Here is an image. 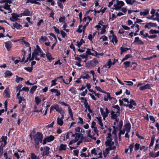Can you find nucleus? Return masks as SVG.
Here are the masks:
<instances>
[{"label":"nucleus","instance_id":"nucleus-33","mask_svg":"<svg viewBox=\"0 0 159 159\" xmlns=\"http://www.w3.org/2000/svg\"><path fill=\"white\" fill-rule=\"evenodd\" d=\"M50 91L52 93H56V95L58 96L61 94L60 91L56 89H51Z\"/></svg>","mask_w":159,"mask_h":159},{"label":"nucleus","instance_id":"nucleus-29","mask_svg":"<svg viewBox=\"0 0 159 159\" xmlns=\"http://www.w3.org/2000/svg\"><path fill=\"white\" fill-rule=\"evenodd\" d=\"M112 99H114V98L111 97L109 93H107V95L104 96V100L105 101H107L108 100L110 101Z\"/></svg>","mask_w":159,"mask_h":159},{"label":"nucleus","instance_id":"nucleus-8","mask_svg":"<svg viewBox=\"0 0 159 159\" xmlns=\"http://www.w3.org/2000/svg\"><path fill=\"white\" fill-rule=\"evenodd\" d=\"M43 138L42 134L39 132H37L33 136V139L35 143L38 145L39 143L42 142Z\"/></svg>","mask_w":159,"mask_h":159},{"label":"nucleus","instance_id":"nucleus-48","mask_svg":"<svg viewBox=\"0 0 159 159\" xmlns=\"http://www.w3.org/2000/svg\"><path fill=\"white\" fill-rule=\"evenodd\" d=\"M66 17L65 16L60 17L59 19V22L63 24L65 23Z\"/></svg>","mask_w":159,"mask_h":159},{"label":"nucleus","instance_id":"nucleus-34","mask_svg":"<svg viewBox=\"0 0 159 159\" xmlns=\"http://www.w3.org/2000/svg\"><path fill=\"white\" fill-rule=\"evenodd\" d=\"M89 63L92 66H95L98 63V62L97 60L93 59L90 61Z\"/></svg>","mask_w":159,"mask_h":159},{"label":"nucleus","instance_id":"nucleus-45","mask_svg":"<svg viewBox=\"0 0 159 159\" xmlns=\"http://www.w3.org/2000/svg\"><path fill=\"white\" fill-rule=\"evenodd\" d=\"M21 26H22L20 24L17 23H15L13 25V28L12 27V28L13 29H15L16 28L17 29H20Z\"/></svg>","mask_w":159,"mask_h":159},{"label":"nucleus","instance_id":"nucleus-61","mask_svg":"<svg viewBox=\"0 0 159 159\" xmlns=\"http://www.w3.org/2000/svg\"><path fill=\"white\" fill-rule=\"evenodd\" d=\"M138 64L134 62H132L131 67L132 70H134L137 66Z\"/></svg>","mask_w":159,"mask_h":159},{"label":"nucleus","instance_id":"nucleus-4","mask_svg":"<svg viewBox=\"0 0 159 159\" xmlns=\"http://www.w3.org/2000/svg\"><path fill=\"white\" fill-rule=\"evenodd\" d=\"M92 154L97 156L98 158H102V150L100 148L98 147L92 149Z\"/></svg>","mask_w":159,"mask_h":159},{"label":"nucleus","instance_id":"nucleus-60","mask_svg":"<svg viewBox=\"0 0 159 159\" xmlns=\"http://www.w3.org/2000/svg\"><path fill=\"white\" fill-rule=\"evenodd\" d=\"M23 79L21 77H20L18 76H16V81L17 83H19L20 81H22Z\"/></svg>","mask_w":159,"mask_h":159},{"label":"nucleus","instance_id":"nucleus-39","mask_svg":"<svg viewBox=\"0 0 159 159\" xmlns=\"http://www.w3.org/2000/svg\"><path fill=\"white\" fill-rule=\"evenodd\" d=\"M107 26L108 25H107L102 26V29H101V30L100 32V34H104L106 31L105 29L107 28Z\"/></svg>","mask_w":159,"mask_h":159},{"label":"nucleus","instance_id":"nucleus-47","mask_svg":"<svg viewBox=\"0 0 159 159\" xmlns=\"http://www.w3.org/2000/svg\"><path fill=\"white\" fill-rule=\"evenodd\" d=\"M132 57V56L131 54H127L126 55L125 57L122 59L121 61L123 62L125 60H128L129 58L131 57Z\"/></svg>","mask_w":159,"mask_h":159},{"label":"nucleus","instance_id":"nucleus-11","mask_svg":"<svg viewBox=\"0 0 159 159\" xmlns=\"http://www.w3.org/2000/svg\"><path fill=\"white\" fill-rule=\"evenodd\" d=\"M100 109L103 119L104 120H105V118L108 116V114L109 112V111L107 107L105 108V110H104L102 108H101Z\"/></svg>","mask_w":159,"mask_h":159},{"label":"nucleus","instance_id":"nucleus-41","mask_svg":"<svg viewBox=\"0 0 159 159\" xmlns=\"http://www.w3.org/2000/svg\"><path fill=\"white\" fill-rule=\"evenodd\" d=\"M125 2L128 4L133 5L136 2V1L135 0H125Z\"/></svg>","mask_w":159,"mask_h":159},{"label":"nucleus","instance_id":"nucleus-26","mask_svg":"<svg viewBox=\"0 0 159 159\" xmlns=\"http://www.w3.org/2000/svg\"><path fill=\"white\" fill-rule=\"evenodd\" d=\"M22 16H31L32 15V13L30 12L27 10H25L22 14H20Z\"/></svg>","mask_w":159,"mask_h":159},{"label":"nucleus","instance_id":"nucleus-6","mask_svg":"<svg viewBox=\"0 0 159 159\" xmlns=\"http://www.w3.org/2000/svg\"><path fill=\"white\" fill-rule=\"evenodd\" d=\"M96 136H98V131L95 132H94L93 130L91 131L90 129L87 131V136L89 137L91 139L96 140Z\"/></svg>","mask_w":159,"mask_h":159},{"label":"nucleus","instance_id":"nucleus-44","mask_svg":"<svg viewBox=\"0 0 159 159\" xmlns=\"http://www.w3.org/2000/svg\"><path fill=\"white\" fill-rule=\"evenodd\" d=\"M130 48H124L123 47H121L120 48V50H121L120 52V54H122L123 53L125 52L126 51H127L129 50Z\"/></svg>","mask_w":159,"mask_h":159},{"label":"nucleus","instance_id":"nucleus-51","mask_svg":"<svg viewBox=\"0 0 159 159\" xmlns=\"http://www.w3.org/2000/svg\"><path fill=\"white\" fill-rule=\"evenodd\" d=\"M149 33L151 34H159V31L152 29L149 31Z\"/></svg>","mask_w":159,"mask_h":159},{"label":"nucleus","instance_id":"nucleus-52","mask_svg":"<svg viewBox=\"0 0 159 159\" xmlns=\"http://www.w3.org/2000/svg\"><path fill=\"white\" fill-rule=\"evenodd\" d=\"M35 102L37 105H38L41 102V99L39 97H36L35 98Z\"/></svg>","mask_w":159,"mask_h":159},{"label":"nucleus","instance_id":"nucleus-14","mask_svg":"<svg viewBox=\"0 0 159 159\" xmlns=\"http://www.w3.org/2000/svg\"><path fill=\"white\" fill-rule=\"evenodd\" d=\"M54 139V137L52 135H50L44 139L43 144L44 145L46 144L47 142H50L53 141Z\"/></svg>","mask_w":159,"mask_h":159},{"label":"nucleus","instance_id":"nucleus-64","mask_svg":"<svg viewBox=\"0 0 159 159\" xmlns=\"http://www.w3.org/2000/svg\"><path fill=\"white\" fill-rule=\"evenodd\" d=\"M47 39V37L45 36H42L41 37L40 40L43 42L46 41Z\"/></svg>","mask_w":159,"mask_h":159},{"label":"nucleus","instance_id":"nucleus-15","mask_svg":"<svg viewBox=\"0 0 159 159\" xmlns=\"http://www.w3.org/2000/svg\"><path fill=\"white\" fill-rule=\"evenodd\" d=\"M116 148V146H113L112 147H108L106 148L105 150L103 151V156L105 157H106L107 154L109 153V151L110 150H113Z\"/></svg>","mask_w":159,"mask_h":159},{"label":"nucleus","instance_id":"nucleus-31","mask_svg":"<svg viewBox=\"0 0 159 159\" xmlns=\"http://www.w3.org/2000/svg\"><path fill=\"white\" fill-rule=\"evenodd\" d=\"M103 22L101 21L99 22L98 25L95 26V27L97 28L98 30H101L102 29V26L104 25H103Z\"/></svg>","mask_w":159,"mask_h":159},{"label":"nucleus","instance_id":"nucleus-21","mask_svg":"<svg viewBox=\"0 0 159 159\" xmlns=\"http://www.w3.org/2000/svg\"><path fill=\"white\" fill-rule=\"evenodd\" d=\"M157 26V25L156 23L152 22H149L147 23L144 26L145 29H149L152 27H156Z\"/></svg>","mask_w":159,"mask_h":159},{"label":"nucleus","instance_id":"nucleus-37","mask_svg":"<svg viewBox=\"0 0 159 159\" xmlns=\"http://www.w3.org/2000/svg\"><path fill=\"white\" fill-rule=\"evenodd\" d=\"M149 13V10L148 9L145 10L143 11L140 12V15L141 16H146Z\"/></svg>","mask_w":159,"mask_h":159},{"label":"nucleus","instance_id":"nucleus-54","mask_svg":"<svg viewBox=\"0 0 159 159\" xmlns=\"http://www.w3.org/2000/svg\"><path fill=\"white\" fill-rule=\"evenodd\" d=\"M20 88H21V87L20 86H18L17 87V90H18V93H17V95H16L17 98H18L19 97H21V96H20V92L21 91V90L20 89Z\"/></svg>","mask_w":159,"mask_h":159},{"label":"nucleus","instance_id":"nucleus-30","mask_svg":"<svg viewBox=\"0 0 159 159\" xmlns=\"http://www.w3.org/2000/svg\"><path fill=\"white\" fill-rule=\"evenodd\" d=\"M67 148L66 145L63 144H61L59 148V150L60 151H65Z\"/></svg>","mask_w":159,"mask_h":159},{"label":"nucleus","instance_id":"nucleus-35","mask_svg":"<svg viewBox=\"0 0 159 159\" xmlns=\"http://www.w3.org/2000/svg\"><path fill=\"white\" fill-rule=\"evenodd\" d=\"M5 45L7 50H9L11 48V43L10 42H6L5 43Z\"/></svg>","mask_w":159,"mask_h":159},{"label":"nucleus","instance_id":"nucleus-55","mask_svg":"<svg viewBox=\"0 0 159 159\" xmlns=\"http://www.w3.org/2000/svg\"><path fill=\"white\" fill-rule=\"evenodd\" d=\"M30 158V159H39V157L37 156L34 153H31Z\"/></svg>","mask_w":159,"mask_h":159},{"label":"nucleus","instance_id":"nucleus-50","mask_svg":"<svg viewBox=\"0 0 159 159\" xmlns=\"http://www.w3.org/2000/svg\"><path fill=\"white\" fill-rule=\"evenodd\" d=\"M37 88V86L34 85L30 89V93L32 94H33L34 92L36 90Z\"/></svg>","mask_w":159,"mask_h":159},{"label":"nucleus","instance_id":"nucleus-19","mask_svg":"<svg viewBox=\"0 0 159 159\" xmlns=\"http://www.w3.org/2000/svg\"><path fill=\"white\" fill-rule=\"evenodd\" d=\"M111 118L112 119L115 120V121L117 123L118 120L117 119V118L119 114V112H115L113 111H111Z\"/></svg>","mask_w":159,"mask_h":159},{"label":"nucleus","instance_id":"nucleus-9","mask_svg":"<svg viewBox=\"0 0 159 159\" xmlns=\"http://www.w3.org/2000/svg\"><path fill=\"white\" fill-rule=\"evenodd\" d=\"M55 109L60 114H65L64 111L57 104L53 105L50 107V111L52 110Z\"/></svg>","mask_w":159,"mask_h":159},{"label":"nucleus","instance_id":"nucleus-5","mask_svg":"<svg viewBox=\"0 0 159 159\" xmlns=\"http://www.w3.org/2000/svg\"><path fill=\"white\" fill-rule=\"evenodd\" d=\"M105 145L107 147H112L114 145V142L112 141V136L110 133L107 134V136L106 138V141L105 143Z\"/></svg>","mask_w":159,"mask_h":159},{"label":"nucleus","instance_id":"nucleus-25","mask_svg":"<svg viewBox=\"0 0 159 159\" xmlns=\"http://www.w3.org/2000/svg\"><path fill=\"white\" fill-rule=\"evenodd\" d=\"M125 129H124L127 132H129L131 127V125L130 123H127L125 124Z\"/></svg>","mask_w":159,"mask_h":159},{"label":"nucleus","instance_id":"nucleus-17","mask_svg":"<svg viewBox=\"0 0 159 159\" xmlns=\"http://www.w3.org/2000/svg\"><path fill=\"white\" fill-rule=\"evenodd\" d=\"M64 114H61V117H58L57 119V124L60 126H62L64 123L63 120L64 118Z\"/></svg>","mask_w":159,"mask_h":159},{"label":"nucleus","instance_id":"nucleus-59","mask_svg":"<svg viewBox=\"0 0 159 159\" xmlns=\"http://www.w3.org/2000/svg\"><path fill=\"white\" fill-rule=\"evenodd\" d=\"M57 2L58 6L61 8H63V4L62 0H58Z\"/></svg>","mask_w":159,"mask_h":159},{"label":"nucleus","instance_id":"nucleus-40","mask_svg":"<svg viewBox=\"0 0 159 159\" xmlns=\"http://www.w3.org/2000/svg\"><path fill=\"white\" fill-rule=\"evenodd\" d=\"M80 57L81 59H83V61L84 62H86L88 60V57L87 55H86L82 54L80 55Z\"/></svg>","mask_w":159,"mask_h":159},{"label":"nucleus","instance_id":"nucleus-12","mask_svg":"<svg viewBox=\"0 0 159 159\" xmlns=\"http://www.w3.org/2000/svg\"><path fill=\"white\" fill-rule=\"evenodd\" d=\"M11 15L12 16L10 17V20L13 22L18 21L19 20L18 19V18L22 16V15L20 14L18 15L15 13H12Z\"/></svg>","mask_w":159,"mask_h":159},{"label":"nucleus","instance_id":"nucleus-53","mask_svg":"<svg viewBox=\"0 0 159 159\" xmlns=\"http://www.w3.org/2000/svg\"><path fill=\"white\" fill-rule=\"evenodd\" d=\"M46 55L47 57L50 61H51L53 59L50 53L49 52H47Z\"/></svg>","mask_w":159,"mask_h":159},{"label":"nucleus","instance_id":"nucleus-38","mask_svg":"<svg viewBox=\"0 0 159 159\" xmlns=\"http://www.w3.org/2000/svg\"><path fill=\"white\" fill-rule=\"evenodd\" d=\"M111 65L112 64L111 60L110 59H109L106 62V64L104 66V67H106L108 66V68H110Z\"/></svg>","mask_w":159,"mask_h":159},{"label":"nucleus","instance_id":"nucleus-10","mask_svg":"<svg viewBox=\"0 0 159 159\" xmlns=\"http://www.w3.org/2000/svg\"><path fill=\"white\" fill-rule=\"evenodd\" d=\"M124 5L125 3L123 1L117 0L116 3L113 5L114 8L116 10H118L120 9Z\"/></svg>","mask_w":159,"mask_h":159},{"label":"nucleus","instance_id":"nucleus-62","mask_svg":"<svg viewBox=\"0 0 159 159\" xmlns=\"http://www.w3.org/2000/svg\"><path fill=\"white\" fill-rule=\"evenodd\" d=\"M134 143H133L131 144L129 146V148L130 152L131 153H132V152L133 151V149L134 148Z\"/></svg>","mask_w":159,"mask_h":159},{"label":"nucleus","instance_id":"nucleus-13","mask_svg":"<svg viewBox=\"0 0 159 159\" xmlns=\"http://www.w3.org/2000/svg\"><path fill=\"white\" fill-rule=\"evenodd\" d=\"M7 136H2L1 138V139L2 140H0V147L2 148V149H3V148L7 144Z\"/></svg>","mask_w":159,"mask_h":159},{"label":"nucleus","instance_id":"nucleus-49","mask_svg":"<svg viewBox=\"0 0 159 159\" xmlns=\"http://www.w3.org/2000/svg\"><path fill=\"white\" fill-rule=\"evenodd\" d=\"M59 79V77H57L56 79H54V80H52L51 81L52 84L51 85V87H52L53 86L56 85L57 84V83H56L58 79Z\"/></svg>","mask_w":159,"mask_h":159},{"label":"nucleus","instance_id":"nucleus-57","mask_svg":"<svg viewBox=\"0 0 159 159\" xmlns=\"http://www.w3.org/2000/svg\"><path fill=\"white\" fill-rule=\"evenodd\" d=\"M83 21L86 22V21H87V22H89V21L92 20L91 18L89 16H87L86 17H84L83 19Z\"/></svg>","mask_w":159,"mask_h":159},{"label":"nucleus","instance_id":"nucleus-24","mask_svg":"<svg viewBox=\"0 0 159 159\" xmlns=\"http://www.w3.org/2000/svg\"><path fill=\"white\" fill-rule=\"evenodd\" d=\"M86 55L88 56L89 55H91L92 56H96L98 54V53L97 52H94V53L92 52L91 51V49H87V51H86Z\"/></svg>","mask_w":159,"mask_h":159},{"label":"nucleus","instance_id":"nucleus-7","mask_svg":"<svg viewBox=\"0 0 159 159\" xmlns=\"http://www.w3.org/2000/svg\"><path fill=\"white\" fill-rule=\"evenodd\" d=\"M81 128L80 127H77L74 130V133H73V134L71 136L73 137H76V139L80 140L81 139L82 137L80 135Z\"/></svg>","mask_w":159,"mask_h":159},{"label":"nucleus","instance_id":"nucleus-32","mask_svg":"<svg viewBox=\"0 0 159 159\" xmlns=\"http://www.w3.org/2000/svg\"><path fill=\"white\" fill-rule=\"evenodd\" d=\"M109 38L111 39V41L113 43H114V42L116 43H117V39L116 36L115 35L113 36H109Z\"/></svg>","mask_w":159,"mask_h":159},{"label":"nucleus","instance_id":"nucleus-43","mask_svg":"<svg viewBox=\"0 0 159 159\" xmlns=\"http://www.w3.org/2000/svg\"><path fill=\"white\" fill-rule=\"evenodd\" d=\"M69 91H70L72 94H75L76 93V89L73 87H71L69 89Z\"/></svg>","mask_w":159,"mask_h":159},{"label":"nucleus","instance_id":"nucleus-3","mask_svg":"<svg viewBox=\"0 0 159 159\" xmlns=\"http://www.w3.org/2000/svg\"><path fill=\"white\" fill-rule=\"evenodd\" d=\"M156 12L155 10L152 9L150 12L152 15L150 16L147 17V18L149 20H157L159 22V13L158 12Z\"/></svg>","mask_w":159,"mask_h":159},{"label":"nucleus","instance_id":"nucleus-22","mask_svg":"<svg viewBox=\"0 0 159 159\" xmlns=\"http://www.w3.org/2000/svg\"><path fill=\"white\" fill-rule=\"evenodd\" d=\"M134 43L141 45L144 44V42L138 37L135 38Z\"/></svg>","mask_w":159,"mask_h":159},{"label":"nucleus","instance_id":"nucleus-58","mask_svg":"<svg viewBox=\"0 0 159 159\" xmlns=\"http://www.w3.org/2000/svg\"><path fill=\"white\" fill-rule=\"evenodd\" d=\"M75 57V60L78 61H79L81 62L82 60H81V58L80 55H78L76 54L74 55Z\"/></svg>","mask_w":159,"mask_h":159},{"label":"nucleus","instance_id":"nucleus-46","mask_svg":"<svg viewBox=\"0 0 159 159\" xmlns=\"http://www.w3.org/2000/svg\"><path fill=\"white\" fill-rule=\"evenodd\" d=\"M84 42L83 40L82 39H81L79 42H77L76 45L80 48Z\"/></svg>","mask_w":159,"mask_h":159},{"label":"nucleus","instance_id":"nucleus-36","mask_svg":"<svg viewBox=\"0 0 159 159\" xmlns=\"http://www.w3.org/2000/svg\"><path fill=\"white\" fill-rule=\"evenodd\" d=\"M150 87V85L149 84H147L145 85L140 87H139V89L141 90H144L147 89H149Z\"/></svg>","mask_w":159,"mask_h":159},{"label":"nucleus","instance_id":"nucleus-23","mask_svg":"<svg viewBox=\"0 0 159 159\" xmlns=\"http://www.w3.org/2000/svg\"><path fill=\"white\" fill-rule=\"evenodd\" d=\"M91 127L93 129V130L94 132H95L98 131L97 129V125L95 122L92 121V122Z\"/></svg>","mask_w":159,"mask_h":159},{"label":"nucleus","instance_id":"nucleus-2","mask_svg":"<svg viewBox=\"0 0 159 159\" xmlns=\"http://www.w3.org/2000/svg\"><path fill=\"white\" fill-rule=\"evenodd\" d=\"M12 1L11 0H1L0 1V3L1 4L4 3L3 5L0 6V11L4 12L3 9L8 11V13L12 12V10L10 8V4L11 3Z\"/></svg>","mask_w":159,"mask_h":159},{"label":"nucleus","instance_id":"nucleus-20","mask_svg":"<svg viewBox=\"0 0 159 159\" xmlns=\"http://www.w3.org/2000/svg\"><path fill=\"white\" fill-rule=\"evenodd\" d=\"M3 96L5 98H10V93L8 87H7L4 90Z\"/></svg>","mask_w":159,"mask_h":159},{"label":"nucleus","instance_id":"nucleus-27","mask_svg":"<svg viewBox=\"0 0 159 159\" xmlns=\"http://www.w3.org/2000/svg\"><path fill=\"white\" fill-rule=\"evenodd\" d=\"M149 156L155 158L158 157L159 156V151L156 153L154 152H151L149 153Z\"/></svg>","mask_w":159,"mask_h":159},{"label":"nucleus","instance_id":"nucleus-1","mask_svg":"<svg viewBox=\"0 0 159 159\" xmlns=\"http://www.w3.org/2000/svg\"><path fill=\"white\" fill-rule=\"evenodd\" d=\"M40 56L41 57H44L45 54L43 53L42 51L38 46H36V48L34 49V52H33L32 56L31 55V53H30L28 57L26 60L25 61V63H26L28 61H31L34 59L39 61V59L37 57L38 56Z\"/></svg>","mask_w":159,"mask_h":159},{"label":"nucleus","instance_id":"nucleus-42","mask_svg":"<svg viewBox=\"0 0 159 159\" xmlns=\"http://www.w3.org/2000/svg\"><path fill=\"white\" fill-rule=\"evenodd\" d=\"M5 78H7L8 77L11 76L12 75V73L9 70L6 71L5 73Z\"/></svg>","mask_w":159,"mask_h":159},{"label":"nucleus","instance_id":"nucleus-16","mask_svg":"<svg viewBox=\"0 0 159 159\" xmlns=\"http://www.w3.org/2000/svg\"><path fill=\"white\" fill-rule=\"evenodd\" d=\"M95 118L97 120L98 123L99 125V128L101 129H103L104 128L102 121V117L100 116H97Z\"/></svg>","mask_w":159,"mask_h":159},{"label":"nucleus","instance_id":"nucleus-56","mask_svg":"<svg viewBox=\"0 0 159 159\" xmlns=\"http://www.w3.org/2000/svg\"><path fill=\"white\" fill-rule=\"evenodd\" d=\"M124 64L125 65L124 68H126L129 67L130 64V61H126L124 63Z\"/></svg>","mask_w":159,"mask_h":159},{"label":"nucleus","instance_id":"nucleus-63","mask_svg":"<svg viewBox=\"0 0 159 159\" xmlns=\"http://www.w3.org/2000/svg\"><path fill=\"white\" fill-rule=\"evenodd\" d=\"M84 30H83V26L82 25H80L79 26L78 30H77V31L78 32L81 33L83 31H84Z\"/></svg>","mask_w":159,"mask_h":159},{"label":"nucleus","instance_id":"nucleus-28","mask_svg":"<svg viewBox=\"0 0 159 159\" xmlns=\"http://www.w3.org/2000/svg\"><path fill=\"white\" fill-rule=\"evenodd\" d=\"M49 148L48 147H44L43 156L48 155L49 154Z\"/></svg>","mask_w":159,"mask_h":159},{"label":"nucleus","instance_id":"nucleus-18","mask_svg":"<svg viewBox=\"0 0 159 159\" xmlns=\"http://www.w3.org/2000/svg\"><path fill=\"white\" fill-rule=\"evenodd\" d=\"M129 103V104L126 105V107H128L129 108L132 109L135 108L136 105V103L133 100L131 99Z\"/></svg>","mask_w":159,"mask_h":159}]
</instances>
